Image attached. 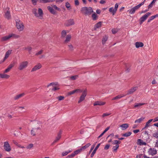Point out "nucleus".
I'll use <instances>...</instances> for the list:
<instances>
[{
    "label": "nucleus",
    "instance_id": "15",
    "mask_svg": "<svg viewBox=\"0 0 158 158\" xmlns=\"http://www.w3.org/2000/svg\"><path fill=\"white\" fill-rule=\"evenodd\" d=\"M42 67L41 64L39 63L35 65L32 69L31 72H33L35 71L40 69Z\"/></svg>",
    "mask_w": 158,
    "mask_h": 158
},
{
    "label": "nucleus",
    "instance_id": "59",
    "mask_svg": "<svg viewBox=\"0 0 158 158\" xmlns=\"http://www.w3.org/2000/svg\"><path fill=\"white\" fill-rule=\"evenodd\" d=\"M75 93V90H74L72 91H71L70 92H69L68 93V95H71L72 94H73Z\"/></svg>",
    "mask_w": 158,
    "mask_h": 158
},
{
    "label": "nucleus",
    "instance_id": "28",
    "mask_svg": "<svg viewBox=\"0 0 158 158\" xmlns=\"http://www.w3.org/2000/svg\"><path fill=\"white\" fill-rule=\"evenodd\" d=\"M102 24V22H99L96 24L94 27V30H96V29L100 27L101 26Z\"/></svg>",
    "mask_w": 158,
    "mask_h": 158
},
{
    "label": "nucleus",
    "instance_id": "22",
    "mask_svg": "<svg viewBox=\"0 0 158 158\" xmlns=\"http://www.w3.org/2000/svg\"><path fill=\"white\" fill-rule=\"evenodd\" d=\"M129 127V125L127 123L123 124L120 126V127H122V130H124L127 129Z\"/></svg>",
    "mask_w": 158,
    "mask_h": 158
},
{
    "label": "nucleus",
    "instance_id": "26",
    "mask_svg": "<svg viewBox=\"0 0 158 158\" xmlns=\"http://www.w3.org/2000/svg\"><path fill=\"white\" fill-rule=\"evenodd\" d=\"M137 142L140 145H146V142H143L142 140L140 139H139L137 140Z\"/></svg>",
    "mask_w": 158,
    "mask_h": 158
},
{
    "label": "nucleus",
    "instance_id": "55",
    "mask_svg": "<svg viewBox=\"0 0 158 158\" xmlns=\"http://www.w3.org/2000/svg\"><path fill=\"white\" fill-rule=\"evenodd\" d=\"M118 31V30L115 28H113L112 30V32L113 34H115Z\"/></svg>",
    "mask_w": 158,
    "mask_h": 158
},
{
    "label": "nucleus",
    "instance_id": "23",
    "mask_svg": "<svg viewBox=\"0 0 158 158\" xmlns=\"http://www.w3.org/2000/svg\"><path fill=\"white\" fill-rule=\"evenodd\" d=\"M145 119V117H142L136 120L135 121V123H141Z\"/></svg>",
    "mask_w": 158,
    "mask_h": 158
},
{
    "label": "nucleus",
    "instance_id": "49",
    "mask_svg": "<svg viewBox=\"0 0 158 158\" xmlns=\"http://www.w3.org/2000/svg\"><path fill=\"white\" fill-rule=\"evenodd\" d=\"M64 96H62L58 97L56 98L58 99L59 101H61L64 100Z\"/></svg>",
    "mask_w": 158,
    "mask_h": 158
},
{
    "label": "nucleus",
    "instance_id": "3",
    "mask_svg": "<svg viewBox=\"0 0 158 158\" xmlns=\"http://www.w3.org/2000/svg\"><path fill=\"white\" fill-rule=\"evenodd\" d=\"M32 12L35 17H39L41 19H42L43 13L42 10L41 8L38 9V13H37V10L36 9H34L32 10Z\"/></svg>",
    "mask_w": 158,
    "mask_h": 158
},
{
    "label": "nucleus",
    "instance_id": "45",
    "mask_svg": "<svg viewBox=\"0 0 158 158\" xmlns=\"http://www.w3.org/2000/svg\"><path fill=\"white\" fill-rule=\"evenodd\" d=\"M78 77V75H75L70 77V78L71 80H74L77 78Z\"/></svg>",
    "mask_w": 158,
    "mask_h": 158
},
{
    "label": "nucleus",
    "instance_id": "46",
    "mask_svg": "<svg viewBox=\"0 0 158 158\" xmlns=\"http://www.w3.org/2000/svg\"><path fill=\"white\" fill-rule=\"evenodd\" d=\"M153 136L156 138H158V131H157L156 132L154 133L152 135Z\"/></svg>",
    "mask_w": 158,
    "mask_h": 158
},
{
    "label": "nucleus",
    "instance_id": "40",
    "mask_svg": "<svg viewBox=\"0 0 158 158\" xmlns=\"http://www.w3.org/2000/svg\"><path fill=\"white\" fill-rule=\"evenodd\" d=\"M56 85H57V83L53 82L49 84L48 85L47 87H48L50 86H52V87H53L55 86Z\"/></svg>",
    "mask_w": 158,
    "mask_h": 158
},
{
    "label": "nucleus",
    "instance_id": "13",
    "mask_svg": "<svg viewBox=\"0 0 158 158\" xmlns=\"http://www.w3.org/2000/svg\"><path fill=\"white\" fill-rule=\"evenodd\" d=\"M74 22L73 19H70L66 21L64 23V25L66 26H69L71 25L74 24Z\"/></svg>",
    "mask_w": 158,
    "mask_h": 158
},
{
    "label": "nucleus",
    "instance_id": "58",
    "mask_svg": "<svg viewBox=\"0 0 158 158\" xmlns=\"http://www.w3.org/2000/svg\"><path fill=\"white\" fill-rule=\"evenodd\" d=\"M51 6L56 10H60V8L57 7L55 5H51Z\"/></svg>",
    "mask_w": 158,
    "mask_h": 158
},
{
    "label": "nucleus",
    "instance_id": "6",
    "mask_svg": "<svg viewBox=\"0 0 158 158\" xmlns=\"http://www.w3.org/2000/svg\"><path fill=\"white\" fill-rule=\"evenodd\" d=\"M151 15L152 13L151 12H149L146 13L141 17L139 19L140 24H141Z\"/></svg>",
    "mask_w": 158,
    "mask_h": 158
},
{
    "label": "nucleus",
    "instance_id": "48",
    "mask_svg": "<svg viewBox=\"0 0 158 158\" xmlns=\"http://www.w3.org/2000/svg\"><path fill=\"white\" fill-rule=\"evenodd\" d=\"M155 19V17L153 15L150 17L148 20V23L150 22L151 21Z\"/></svg>",
    "mask_w": 158,
    "mask_h": 158
},
{
    "label": "nucleus",
    "instance_id": "44",
    "mask_svg": "<svg viewBox=\"0 0 158 158\" xmlns=\"http://www.w3.org/2000/svg\"><path fill=\"white\" fill-rule=\"evenodd\" d=\"M92 17L93 20H96L97 18V15L95 13H94L92 14Z\"/></svg>",
    "mask_w": 158,
    "mask_h": 158
},
{
    "label": "nucleus",
    "instance_id": "53",
    "mask_svg": "<svg viewBox=\"0 0 158 158\" xmlns=\"http://www.w3.org/2000/svg\"><path fill=\"white\" fill-rule=\"evenodd\" d=\"M43 52V50H41L40 51H39L38 52L36 53L35 54V55L38 56L39 55H41L42 53Z\"/></svg>",
    "mask_w": 158,
    "mask_h": 158
},
{
    "label": "nucleus",
    "instance_id": "29",
    "mask_svg": "<svg viewBox=\"0 0 158 158\" xmlns=\"http://www.w3.org/2000/svg\"><path fill=\"white\" fill-rule=\"evenodd\" d=\"M145 104V103H135L134 106V108H135L137 107H140L141 106Z\"/></svg>",
    "mask_w": 158,
    "mask_h": 158
},
{
    "label": "nucleus",
    "instance_id": "43",
    "mask_svg": "<svg viewBox=\"0 0 158 158\" xmlns=\"http://www.w3.org/2000/svg\"><path fill=\"white\" fill-rule=\"evenodd\" d=\"M10 35L11 38L13 37L14 38L17 39L19 38L20 37L19 35H15L13 33L10 34Z\"/></svg>",
    "mask_w": 158,
    "mask_h": 158
},
{
    "label": "nucleus",
    "instance_id": "25",
    "mask_svg": "<svg viewBox=\"0 0 158 158\" xmlns=\"http://www.w3.org/2000/svg\"><path fill=\"white\" fill-rule=\"evenodd\" d=\"M72 151V149L71 148H70L69 150L65 152H64L62 153V156H64L67 155L69 153H70Z\"/></svg>",
    "mask_w": 158,
    "mask_h": 158
},
{
    "label": "nucleus",
    "instance_id": "61",
    "mask_svg": "<svg viewBox=\"0 0 158 158\" xmlns=\"http://www.w3.org/2000/svg\"><path fill=\"white\" fill-rule=\"evenodd\" d=\"M25 49H28L29 51V53H31V51L32 49V48L31 47H29L27 48H24Z\"/></svg>",
    "mask_w": 158,
    "mask_h": 158
},
{
    "label": "nucleus",
    "instance_id": "57",
    "mask_svg": "<svg viewBox=\"0 0 158 158\" xmlns=\"http://www.w3.org/2000/svg\"><path fill=\"white\" fill-rule=\"evenodd\" d=\"M11 69L9 68L8 67L7 68V69H6L3 72V73H6L8 72H9Z\"/></svg>",
    "mask_w": 158,
    "mask_h": 158
},
{
    "label": "nucleus",
    "instance_id": "21",
    "mask_svg": "<svg viewBox=\"0 0 158 158\" xmlns=\"http://www.w3.org/2000/svg\"><path fill=\"white\" fill-rule=\"evenodd\" d=\"M100 143H99L97 145L96 147H95V149H94V150H93V152H92V153H91V157H92L94 156V154L96 153V150L100 146Z\"/></svg>",
    "mask_w": 158,
    "mask_h": 158
},
{
    "label": "nucleus",
    "instance_id": "64",
    "mask_svg": "<svg viewBox=\"0 0 158 158\" xmlns=\"http://www.w3.org/2000/svg\"><path fill=\"white\" fill-rule=\"evenodd\" d=\"M74 2L75 5L78 6L79 5V3L78 0H75Z\"/></svg>",
    "mask_w": 158,
    "mask_h": 158
},
{
    "label": "nucleus",
    "instance_id": "35",
    "mask_svg": "<svg viewBox=\"0 0 158 158\" xmlns=\"http://www.w3.org/2000/svg\"><path fill=\"white\" fill-rule=\"evenodd\" d=\"M59 89L60 88H59L58 84H57V85H55V86L53 87V88L52 89V91H55L56 90H59Z\"/></svg>",
    "mask_w": 158,
    "mask_h": 158
},
{
    "label": "nucleus",
    "instance_id": "14",
    "mask_svg": "<svg viewBox=\"0 0 158 158\" xmlns=\"http://www.w3.org/2000/svg\"><path fill=\"white\" fill-rule=\"evenodd\" d=\"M11 38L10 34L8 35H6L2 37L1 38V41L2 42L6 41L9 40Z\"/></svg>",
    "mask_w": 158,
    "mask_h": 158
},
{
    "label": "nucleus",
    "instance_id": "10",
    "mask_svg": "<svg viewBox=\"0 0 158 158\" xmlns=\"http://www.w3.org/2000/svg\"><path fill=\"white\" fill-rule=\"evenodd\" d=\"M62 134V131L60 130L57 134V136L56 137L55 139L54 140L52 143V145H53L54 144L56 143L59 141L61 137V135Z\"/></svg>",
    "mask_w": 158,
    "mask_h": 158
},
{
    "label": "nucleus",
    "instance_id": "31",
    "mask_svg": "<svg viewBox=\"0 0 158 158\" xmlns=\"http://www.w3.org/2000/svg\"><path fill=\"white\" fill-rule=\"evenodd\" d=\"M126 96V95H125V94H123V95H118V96H116L115 97H114L113 98V99H112V100H115L120 99V98H121L122 97H125Z\"/></svg>",
    "mask_w": 158,
    "mask_h": 158
},
{
    "label": "nucleus",
    "instance_id": "24",
    "mask_svg": "<svg viewBox=\"0 0 158 158\" xmlns=\"http://www.w3.org/2000/svg\"><path fill=\"white\" fill-rule=\"evenodd\" d=\"M135 45L136 48L142 47L143 46V44L141 42H136L135 43Z\"/></svg>",
    "mask_w": 158,
    "mask_h": 158
},
{
    "label": "nucleus",
    "instance_id": "17",
    "mask_svg": "<svg viewBox=\"0 0 158 158\" xmlns=\"http://www.w3.org/2000/svg\"><path fill=\"white\" fill-rule=\"evenodd\" d=\"M25 95V94L24 93H23L21 94L16 95L14 97V99L15 100H17L23 97Z\"/></svg>",
    "mask_w": 158,
    "mask_h": 158
},
{
    "label": "nucleus",
    "instance_id": "11",
    "mask_svg": "<svg viewBox=\"0 0 158 158\" xmlns=\"http://www.w3.org/2000/svg\"><path fill=\"white\" fill-rule=\"evenodd\" d=\"M138 89V87H134L131 89H129L127 91V93L126 94V95L131 94H133L135 91H136Z\"/></svg>",
    "mask_w": 158,
    "mask_h": 158
},
{
    "label": "nucleus",
    "instance_id": "7",
    "mask_svg": "<svg viewBox=\"0 0 158 158\" xmlns=\"http://www.w3.org/2000/svg\"><path fill=\"white\" fill-rule=\"evenodd\" d=\"M87 94V90L86 89L84 90L82 93L80 97L79 100L78 101V103H80L84 101Z\"/></svg>",
    "mask_w": 158,
    "mask_h": 158
},
{
    "label": "nucleus",
    "instance_id": "62",
    "mask_svg": "<svg viewBox=\"0 0 158 158\" xmlns=\"http://www.w3.org/2000/svg\"><path fill=\"white\" fill-rule=\"evenodd\" d=\"M75 93H77L78 92H83V91H82V90H81V89H76L75 90Z\"/></svg>",
    "mask_w": 158,
    "mask_h": 158
},
{
    "label": "nucleus",
    "instance_id": "38",
    "mask_svg": "<svg viewBox=\"0 0 158 158\" xmlns=\"http://www.w3.org/2000/svg\"><path fill=\"white\" fill-rule=\"evenodd\" d=\"M132 134L131 132H128L122 135V136L124 137H128L130 136Z\"/></svg>",
    "mask_w": 158,
    "mask_h": 158
},
{
    "label": "nucleus",
    "instance_id": "20",
    "mask_svg": "<svg viewBox=\"0 0 158 158\" xmlns=\"http://www.w3.org/2000/svg\"><path fill=\"white\" fill-rule=\"evenodd\" d=\"M53 8L52 6H48L47 7V9L52 14L55 15L56 14V11L53 9Z\"/></svg>",
    "mask_w": 158,
    "mask_h": 158
},
{
    "label": "nucleus",
    "instance_id": "5",
    "mask_svg": "<svg viewBox=\"0 0 158 158\" xmlns=\"http://www.w3.org/2000/svg\"><path fill=\"white\" fill-rule=\"evenodd\" d=\"M16 26L18 29L20 31H22L24 28L23 24L22 22L19 20H16Z\"/></svg>",
    "mask_w": 158,
    "mask_h": 158
},
{
    "label": "nucleus",
    "instance_id": "47",
    "mask_svg": "<svg viewBox=\"0 0 158 158\" xmlns=\"http://www.w3.org/2000/svg\"><path fill=\"white\" fill-rule=\"evenodd\" d=\"M119 145L118 144H116L115 146H113V151H116Z\"/></svg>",
    "mask_w": 158,
    "mask_h": 158
},
{
    "label": "nucleus",
    "instance_id": "33",
    "mask_svg": "<svg viewBox=\"0 0 158 158\" xmlns=\"http://www.w3.org/2000/svg\"><path fill=\"white\" fill-rule=\"evenodd\" d=\"M118 5L117 3H116L115 5L114 8L113 10V15H114L116 13L117 9L118 8Z\"/></svg>",
    "mask_w": 158,
    "mask_h": 158
},
{
    "label": "nucleus",
    "instance_id": "12",
    "mask_svg": "<svg viewBox=\"0 0 158 158\" xmlns=\"http://www.w3.org/2000/svg\"><path fill=\"white\" fill-rule=\"evenodd\" d=\"M12 50H8L6 52L5 55V56L3 60V62H4L8 58L10 55L11 53Z\"/></svg>",
    "mask_w": 158,
    "mask_h": 158
},
{
    "label": "nucleus",
    "instance_id": "34",
    "mask_svg": "<svg viewBox=\"0 0 158 158\" xmlns=\"http://www.w3.org/2000/svg\"><path fill=\"white\" fill-rule=\"evenodd\" d=\"M5 16L6 18L8 19L10 18V12L9 11H7L6 12L5 14Z\"/></svg>",
    "mask_w": 158,
    "mask_h": 158
},
{
    "label": "nucleus",
    "instance_id": "50",
    "mask_svg": "<svg viewBox=\"0 0 158 158\" xmlns=\"http://www.w3.org/2000/svg\"><path fill=\"white\" fill-rule=\"evenodd\" d=\"M110 114H111V113H104L103 114V115L102 116V117L103 118H104L105 117L108 116Z\"/></svg>",
    "mask_w": 158,
    "mask_h": 158
},
{
    "label": "nucleus",
    "instance_id": "4",
    "mask_svg": "<svg viewBox=\"0 0 158 158\" xmlns=\"http://www.w3.org/2000/svg\"><path fill=\"white\" fill-rule=\"evenodd\" d=\"M28 62L27 61H23L20 62L19 64L18 69L22 71L26 69L28 66Z\"/></svg>",
    "mask_w": 158,
    "mask_h": 158
},
{
    "label": "nucleus",
    "instance_id": "32",
    "mask_svg": "<svg viewBox=\"0 0 158 158\" xmlns=\"http://www.w3.org/2000/svg\"><path fill=\"white\" fill-rule=\"evenodd\" d=\"M108 38V37L107 36L105 35L103 37L102 40V43L103 44H105L106 41H107Z\"/></svg>",
    "mask_w": 158,
    "mask_h": 158
},
{
    "label": "nucleus",
    "instance_id": "8",
    "mask_svg": "<svg viewBox=\"0 0 158 158\" xmlns=\"http://www.w3.org/2000/svg\"><path fill=\"white\" fill-rule=\"evenodd\" d=\"M4 148L5 151L7 152L10 151L11 149L10 145L7 141L4 142Z\"/></svg>",
    "mask_w": 158,
    "mask_h": 158
},
{
    "label": "nucleus",
    "instance_id": "9",
    "mask_svg": "<svg viewBox=\"0 0 158 158\" xmlns=\"http://www.w3.org/2000/svg\"><path fill=\"white\" fill-rule=\"evenodd\" d=\"M149 155L154 156L157 154V151L156 149L154 148H150L148 152Z\"/></svg>",
    "mask_w": 158,
    "mask_h": 158
},
{
    "label": "nucleus",
    "instance_id": "27",
    "mask_svg": "<svg viewBox=\"0 0 158 158\" xmlns=\"http://www.w3.org/2000/svg\"><path fill=\"white\" fill-rule=\"evenodd\" d=\"M153 120V119H151L149 120L146 123V124L145 126V127L143 128V129H144L145 128H147L150 126V123Z\"/></svg>",
    "mask_w": 158,
    "mask_h": 158
},
{
    "label": "nucleus",
    "instance_id": "2",
    "mask_svg": "<svg viewBox=\"0 0 158 158\" xmlns=\"http://www.w3.org/2000/svg\"><path fill=\"white\" fill-rule=\"evenodd\" d=\"M81 11L82 14L86 15H89L93 12V10L91 7H84L81 8Z\"/></svg>",
    "mask_w": 158,
    "mask_h": 158
},
{
    "label": "nucleus",
    "instance_id": "19",
    "mask_svg": "<svg viewBox=\"0 0 158 158\" xmlns=\"http://www.w3.org/2000/svg\"><path fill=\"white\" fill-rule=\"evenodd\" d=\"M5 73H0V78L6 79L9 78L10 77V75Z\"/></svg>",
    "mask_w": 158,
    "mask_h": 158
},
{
    "label": "nucleus",
    "instance_id": "18",
    "mask_svg": "<svg viewBox=\"0 0 158 158\" xmlns=\"http://www.w3.org/2000/svg\"><path fill=\"white\" fill-rule=\"evenodd\" d=\"M106 103L105 102H102L101 101H97L95 102L94 104V106H96L97 105L99 106H103L105 105Z\"/></svg>",
    "mask_w": 158,
    "mask_h": 158
},
{
    "label": "nucleus",
    "instance_id": "63",
    "mask_svg": "<svg viewBox=\"0 0 158 158\" xmlns=\"http://www.w3.org/2000/svg\"><path fill=\"white\" fill-rule=\"evenodd\" d=\"M75 156L74 153H72L71 155H69L67 156V158H70V157H73Z\"/></svg>",
    "mask_w": 158,
    "mask_h": 158
},
{
    "label": "nucleus",
    "instance_id": "16",
    "mask_svg": "<svg viewBox=\"0 0 158 158\" xmlns=\"http://www.w3.org/2000/svg\"><path fill=\"white\" fill-rule=\"evenodd\" d=\"M137 7V6H136L132 8L131 9L128 10L127 12H129L130 14H134L136 10L139 9Z\"/></svg>",
    "mask_w": 158,
    "mask_h": 158
},
{
    "label": "nucleus",
    "instance_id": "30",
    "mask_svg": "<svg viewBox=\"0 0 158 158\" xmlns=\"http://www.w3.org/2000/svg\"><path fill=\"white\" fill-rule=\"evenodd\" d=\"M71 38V36L70 35H67L66 38V39L64 41L65 43H67L68 42L70 41Z\"/></svg>",
    "mask_w": 158,
    "mask_h": 158
},
{
    "label": "nucleus",
    "instance_id": "56",
    "mask_svg": "<svg viewBox=\"0 0 158 158\" xmlns=\"http://www.w3.org/2000/svg\"><path fill=\"white\" fill-rule=\"evenodd\" d=\"M95 145V144H93L91 147V148L89 151V153L90 154L91 152L92 151V150H93V149L94 148Z\"/></svg>",
    "mask_w": 158,
    "mask_h": 158
},
{
    "label": "nucleus",
    "instance_id": "42",
    "mask_svg": "<svg viewBox=\"0 0 158 158\" xmlns=\"http://www.w3.org/2000/svg\"><path fill=\"white\" fill-rule=\"evenodd\" d=\"M66 34V32L65 30H63L61 32V36L62 37H65Z\"/></svg>",
    "mask_w": 158,
    "mask_h": 158
},
{
    "label": "nucleus",
    "instance_id": "51",
    "mask_svg": "<svg viewBox=\"0 0 158 158\" xmlns=\"http://www.w3.org/2000/svg\"><path fill=\"white\" fill-rule=\"evenodd\" d=\"M69 50L70 51H73L74 49L73 47L72 44H69L68 45Z\"/></svg>",
    "mask_w": 158,
    "mask_h": 158
},
{
    "label": "nucleus",
    "instance_id": "54",
    "mask_svg": "<svg viewBox=\"0 0 158 158\" xmlns=\"http://www.w3.org/2000/svg\"><path fill=\"white\" fill-rule=\"evenodd\" d=\"M121 142L120 141L117 140H115L114 141V142H113L112 143V144H120V143Z\"/></svg>",
    "mask_w": 158,
    "mask_h": 158
},
{
    "label": "nucleus",
    "instance_id": "37",
    "mask_svg": "<svg viewBox=\"0 0 158 158\" xmlns=\"http://www.w3.org/2000/svg\"><path fill=\"white\" fill-rule=\"evenodd\" d=\"M56 0H41L40 2H42L44 3H46L48 2H54Z\"/></svg>",
    "mask_w": 158,
    "mask_h": 158
},
{
    "label": "nucleus",
    "instance_id": "52",
    "mask_svg": "<svg viewBox=\"0 0 158 158\" xmlns=\"http://www.w3.org/2000/svg\"><path fill=\"white\" fill-rule=\"evenodd\" d=\"M33 147V144L32 143L29 144L26 147L27 149H30Z\"/></svg>",
    "mask_w": 158,
    "mask_h": 158
},
{
    "label": "nucleus",
    "instance_id": "41",
    "mask_svg": "<svg viewBox=\"0 0 158 158\" xmlns=\"http://www.w3.org/2000/svg\"><path fill=\"white\" fill-rule=\"evenodd\" d=\"M82 151V149L81 148L80 149H78L76 151H74V154L75 155H76L79 153H80L81 151Z\"/></svg>",
    "mask_w": 158,
    "mask_h": 158
},
{
    "label": "nucleus",
    "instance_id": "36",
    "mask_svg": "<svg viewBox=\"0 0 158 158\" xmlns=\"http://www.w3.org/2000/svg\"><path fill=\"white\" fill-rule=\"evenodd\" d=\"M15 61H12L8 67L11 69L15 66Z\"/></svg>",
    "mask_w": 158,
    "mask_h": 158
},
{
    "label": "nucleus",
    "instance_id": "1",
    "mask_svg": "<svg viewBox=\"0 0 158 158\" xmlns=\"http://www.w3.org/2000/svg\"><path fill=\"white\" fill-rule=\"evenodd\" d=\"M32 129L31 131V135L35 136L38 130L40 129V124L36 121H34L32 123Z\"/></svg>",
    "mask_w": 158,
    "mask_h": 158
},
{
    "label": "nucleus",
    "instance_id": "39",
    "mask_svg": "<svg viewBox=\"0 0 158 158\" xmlns=\"http://www.w3.org/2000/svg\"><path fill=\"white\" fill-rule=\"evenodd\" d=\"M91 145V144L90 143H88L85 145L84 146H83L82 147H81V148L82 149V150H85L87 148L89 147L90 145Z\"/></svg>",
    "mask_w": 158,
    "mask_h": 158
},
{
    "label": "nucleus",
    "instance_id": "60",
    "mask_svg": "<svg viewBox=\"0 0 158 158\" xmlns=\"http://www.w3.org/2000/svg\"><path fill=\"white\" fill-rule=\"evenodd\" d=\"M65 6L66 8H69L70 6V5L68 2H67L65 3Z\"/></svg>",
    "mask_w": 158,
    "mask_h": 158
}]
</instances>
